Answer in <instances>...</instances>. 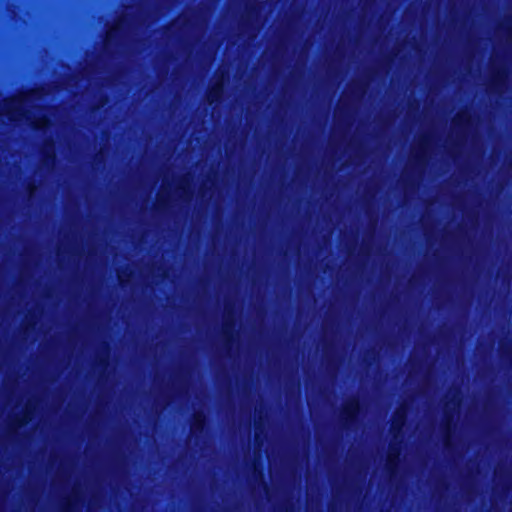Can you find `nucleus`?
Returning <instances> with one entry per match:
<instances>
[{"label": "nucleus", "instance_id": "nucleus-1", "mask_svg": "<svg viewBox=\"0 0 512 512\" xmlns=\"http://www.w3.org/2000/svg\"><path fill=\"white\" fill-rule=\"evenodd\" d=\"M360 411L361 403L358 397H351L346 400L340 414V421L343 426L348 428L354 425L358 419Z\"/></svg>", "mask_w": 512, "mask_h": 512}, {"label": "nucleus", "instance_id": "nucleus-2", "mask_svg": "<svg viewBox=\"0 0 512 512\" xmlns=\"http://www.w3.org/2000/svg\"><path fill=\"white\" fill-rule=\"evenodd\" d=\"M235 326L236 321L232 316L230 310H227V315L223 323V340L225 347L230 348L235 340Z\"/></svg>", "mask_w": 512, "mask_h": 512}, {"label": "nucleus", "instance_id": "nucleus-3", "mask_svg": "<svg viewBox=\"0 0 512 512\" xmlns=\"http://www.w3.org/2000/svg\"><path fill=\"white\" fill-rule=\"evenodd\" d=\"M399 462L400 447H396L394 444H391L386 460V471L390 476H393L397 472Z\"/></svg>", "mask_w": 512, "mask_h": 512}, {"label": "nucleus", "instance_id": "nucleus-4", "mask_svg": "<svg viewBox=\"0 0 512 512\" xmlns=\"http://www.w3.org/2000/svg\"><path fill=\"white\" fill-rule=\"evenodd\" d=\"M455 428V424L453 422V415L447 411L444 413L443 424H442V438L443 444L445 448L450 446V440Z\"/></svg>", "mask_w": 512, "mask_h": 512}, {"label": "nucleus", "instance_id": "nucleus-5", "mask_svg": "<svg viewBox=\"0 0 512 512\" xmlns=\"http://www.w3.org/2000/svg\"><path fill=\"white\" fill-rule=\"evenodd\" d=\"M207 417L203 411H196L193 414L190 430L194 435H200L205 431Z\"/></svg>", "mask_w": 512, "mask_h": 512}, {"label": "nucleus", "instance_id": "nucleus-6", "mask_svg": "<svg viewBox=\"0 0 512 512\" xmlns=\"http://www.w3.org/2000/svg\"><path fill=\"white\" fill-rule=\"evenodd\" d=\"M508 77V71L505 68L493 69L491 76V83L494 86H501Z\"/></svg>", "mask_w": 512, "mask_h": 512}, {"label": "nucleus", "instance_id": "nucleus-7", "mask_svg": "<svg viewBox=\"0 0 512 512\" xmlns=\"http://www.w3.org/2000/svg\"><path fill=\"white\" fill-rule=\"evenodd\" d=\"M406 416L404 413L396 412L391 423V432L395 437L398 432L401 431L405 424Z\"/></svg>", "mask_w": 512, "mask_h": 512}, {"label": "nucleus", "instance_id": "nucleus-8", "mask_svg": "<svg viewBox=\"0 0 512 512\" xmlns=\"http://www.w3.org/2000/svg\"><path fill=\"white\" fill-rule=\"evenodd\" d=\"M223 92L222 85L218 82L214 83L207 92V100L209 103H214L219 100Z\"/></svg>", "mask_w": 512, "mask_h": 512}, {"label": "nucleus", "instance_id": "nucleus-9", "mask_svg": "<svg viewBox=\"0 0 512 512\" xmlns=\"http://www.w3.org/2000/svg\"><path fill=\"white\" fill-rule=\"evenodd\" d=\"M42 160L46 165L55 163L56 154L52 143L47 144L46 148L42 151Z\"/></svg>", "mask_w": 512, "mask_h": 512}, {"label": "nucleus", "instance_id": "nucleus-10", "mask_svg": "<svg viewBox=\"0 0 512 512\" xmlns=\"http://www.w3.org/2000/svg\"><path fill=\"white\" fill-rule=\"evenodd\" d=\"M35 93H36V91H35V90H28V91H26L24 94L20 95L19 97H17V98H15V99L11 100V102H9V104H8V110H9V112H10V113H12V112H13V110H14V109H13V107H12V104H14V103H18V104H20V103H22V102H23L27 97L35 95Z\"/></svg>", "mask_w": 512, "mask_h": 512}, {"label": "nucleus", "instance_id": "nucleus-11", "mask_svg": "<svg viewBox=\"0 0 512 512\" xmlns=\"http://www.w3.org/2000/svg\"><path fill=\"white\" fill-rule=\"evenodd\" d=\"M470 117L467 116L466 113H460L457 114L456 117L453 120L454 125L456 126H463L464 124H467L469 122Z\"/></svg>", "mask_w": 512, "mask_h": 512}, {"label": "nucleus", "instance_id": "nucleus-12", "mask_svg": "<svg viewBox=\"0 0 512 512\" xmlns=\"http://www.w3.org/2000/svg\"><path fill=\"white\" fill-rule=\"evenodd\" d=\"M253 474H254L255 479H256V480H258V479H259V480H260L261 485L263 486V488H264L265 490H267V488H268V484H267V482L265 481V476H264L263 470H262V469H261V470H257V469H256V467H254V469H253Z\"/></svg>", "mask_w": 512, "mask_h": 512}, {"label": "nucleus", "instance_id": "nucleus-13", "mask_svg": "<svg viewBox=\"0 0 512 512\" xmlns=\"http://www.w3.org/2000/svg\"><path fill=\"white\" fill-rule=\"evenodd\" d=\"M121 22H122V18H121V17H119V18L116 20V22H115L114 26L107 30V32H106V40H107L109 37H111L112 35L116 34V32H117V30H118V26H119V24H120Z\"/></svg>", "mask_w": 512, "mask_h": 512}, {"label": "nucleus", "instance_id": "nucleus-14", "mask_svg": "<svg viewBox=\"0 0 512 512\" xmlns=\"http://www.w3.org/2000/svg\"><path fill=\"white\" fill-rule=\"evenodd\" d=\"M40 124H44V125L50 124V120L47 117H41L36 122H34L32 124V126L34 129L38 130V129H41Z\"/></svg>", "mask_w": 512, "mask_h": 512}, {"label": "nucleus", "instance_id": "nucleus-15", "mask_svg": "<svg viewBox=\"0 0 512 512\" xmlns=\"http://www.w3.org/2000/svg\"><path fill=\"white\" fill-rule=\"evenodd\" d=\"M73 508V504L71 500H66L64 504L62 505V512H71Z\"/></svg>", "mask_w": 512, "mask_h": 512}, {"label": "nucleus", "instance_id": "nucleus-16", "mask_svg": "<svg viewBox=\"0 0 512 512\" xmlns=\"http://www.w3.org/2000/svg\"><path fill=\"white\" fill-rule=\"evenodd\" d=\"M98 365L102 368H107L109 366V358L107 357H99Z\"/></svg>", "mask_w": 512, "mask_h": 512}, {"label": "nucleus", "instance_id": "nucleus-17", "mask_svg": "<svg viewBox=\"0 0 512 512\" xmlns=\"http://www.w3.org/2000/svg\"><path fill=\"white\" fill-rule=\"evenodd\" d=\"M28 416H29V411H28V410H26V411L24 412V414H23V417H22L21 419H18V420L16 421V425H17V426H21L22 424L26 423V422H27V420H28Z\"/></svg>", "mask_w": 512, "mask_h": 512}, {"label": "nucleus", "instance_id": "nucleus-18", "mask_svg": "<svg viewBox=\"0 0 512 512\" xmlns=\"http://www.w3.org/2000/svg\"><path fill=\"white\" fill-rule=\"evenodd\" d=\"M37 186L34 183H29L27 187L28 195L32 196L33 192L36 190Z\"/></svg>", "mask_w": 512, "mask_h": 512}, {"label": "nucleus", "instance_id": "nucleus-19", "mask_svg": "<svg viewBox=\"0 0 512 512\" xmlns=\"http://www.w3.org/2000/svg\"><path fill=\"white\" fill-rule=\"evenodd\" d=\"M164 204H165V199H164V198H162V197H161V198H159V200H158V206L160 207V206H162V205H164Z\"/></svg>", "mask_w": 512, "mask_h": 512}, {"label": "nucleus", "instance_id": "nucleus-20", "mask_svg": "<svg viewBox=\"0 0 512 512\" xmlns=\"http://www.w3.org/2000/svg\"><path fill=\"white\" fill-rule=\"evenodd\" d=\"M179 188H180L183 192H186V189H185V187H184L183 185H181Z\"/></svg>", "mask_w": 512, "mask_h": 512}, {"label": "nucleus", "instance_id": "nucleus-21", "mask_svg": "<svg viewBox=\"0 0 512 512\" xmlns=\"http://www.w3.org/2000/svg\"><path fill=\"white\" fill-rule=\"evenodd\" d=\"M259 428H260V422H257L256 429H259Z\"/></svg>", "mask_w": 512, "mask_h": 512}, {"label": "nucleus", "instance_id": "nucleus-22", "mask_svg": "<svg viewBox=\"0 0 512 512\" xmlns=\"http://www.w3.org/2000/svg\"><path fill=\"white\" fill-rule=\"evenodd\" d=\"M416 158H417L418 160H420V159H421V155H420V154H417V155H416Z\"/></svg>", "mask_w": 512, "mask_h": 512}]
</instances>
